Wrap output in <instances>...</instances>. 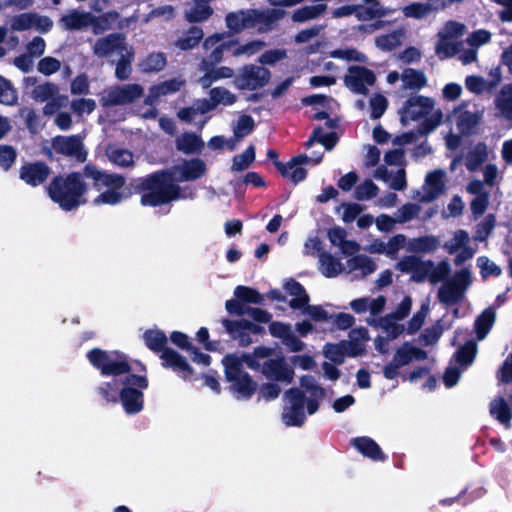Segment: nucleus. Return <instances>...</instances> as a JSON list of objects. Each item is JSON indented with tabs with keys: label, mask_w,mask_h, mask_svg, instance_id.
Masks as SVG:
<instances>
[{
	"label": "nucleus",
	"mask_w": 512,
	"mask_h": 512,
	"mask_svg": "<svg viewBox=\"0 0 512 512\" xmlns=\"http://www.w3.org/2000/svg\"><path fill=\"white\" fill-rule=\"evenodd\" d=\"M321 160V155L313 158L308 157L307 155H299L291 159L287 164L276 161L275 165L282 174L283 177L289 179L294 183H298L305 179L306 170L303 168V165L312 163L318 164Z\"/></svg>",
	"instance_id": "obj_17"
},
{
	"label": "nucleus",
	"mask_w": 512,
	"mask_h": 512,
	"mask_svg": "<svg viewBox=\"0 0 512 512\" xmlns=\"http://www.w3.org/2000/svg\"><path fill=\"white\" fill-rule=\"evenodd\" d=\"M369 340L367 329L360 327L354 328L349 333V340L344 341L347 344L348 356L356 357L362 355L366 349V343Z\"/></svg>",
	"instance_id": "obj_35"
},
{
	"label": "nucleus",
	"mask_w": 512,
	"mask_h": 512,
	"mask_svg": "<svg viewBox=\"0 0 512 512\" xmlns=\"http://www.w3.org/2000/svg\"><path fill=\"white\" fill-rule=\"evenodd\" d=\"M469 241V234L465 230H457L453 237L444 244V248L449 254H454L468 245Z\"/></svg>",
	"instance_id": "obj_59"
},
{
	"label": "nucleus",
	"mask_w": 512,
	"mask_h": 512,
	"mask_svg": "<svg viewBox=\"0 0 512 512\" xmlns=\"http://www.w3.org/2000/svg\"><path fill=\"white\" fill-rule=\"evenodd\" d=\"M300 382L306 393L310 394L306 399L307 411L309 414H314L318 409L319 401L324 397V390L317 385L312 376H303Z\"/></svg>",
	"instance_id": "obj_31"
},
{
	"label": "nucleus",
	"mask_w": 512,
	"mask_h": 512,
	"mask_svg": "<svg viewBox=\"0 0 512 512\" xmlns=\"http://www.w3.org/2000/svg\"><path fill=\"white\" fill-rule=\"evenodd\" d=\"M167 59L164 53H152L145 57L140 63L139 67L143 72L152 73L159 72L166 66Z\"/></svg>",
	"instance_id": "obj_49"
},
{
	"label": "nucleus",
	"mask_w": 512,
	"mask_h": 512,
	"mask_svg": "<svg viewBox=\"0 0 512 512\" xmlns=\"http://www.w3.org/2000/svg\"><path fill=\"white\" fill-rule=\"evenodd\" d=\"M213 13L212 8L206 0H195L186 10V19L189 22H202L207 20Z\"/></svg>",
	"instance_id": "obj_40"
},
{
	"label": "nucleus",
	"mask_w": 512,
	"mask_h": 512,
	"mask_svg": "<svg viewBox=\"0 0 512 512\" xmlns=\"http://www.w3.org/2000/svg\"><path fill=\"white\" fill-rule=\"evenodd\" d=\"M475 354L476 343L474 341L467 342L458 350L455 356L456 363L450 364L443 376V381L446 387H453L458 382L462 373V369H460L458 365L464 368L469 366L473 362Z\"/></svg>",
	"instance_id": "obj_14"
},
{
	"label": "nucleus",
	"mask_w": 512,
	"mask_h": 512,
	"mask_svg": "<svg viewBox=\"0 0 512 512\" xmlns=\"http://www.w3.org/2000/svg\"><path fill=\"white\" fill-rule=\"evenodd\" d=\"M471 283V273L468 269H462L445 282L438 291L439 300L446 305L458 302Z\"/></svg>",
	"instance_id": "obj_10"
},
{
	"label": "nucleus",
	"mask_w": 512,
	"mask_h": 512,
	"mask_svg": "<svg viewBox=\"0 0 512 512\" xmlns=\"http://www.w3.org/2000/svg\"><path fill=\"white\" fill-rule=\"evenodd\" d=\"M496 319L493 308H486L475 320V332L478 340H483L491 330Z\"/></svg>",
	"instance_id": "obj_43"
},
{
	"label": "nucleus",
	"mask_w": 512,
	"mask_h": 512,
	"mask_svg": "<svg viewBox=\"0 0 512 512\" xmlns=\"http://www.w3.org/2000/svg\"><path fill=\"white\" fill-rule=\"evenodd\" d=\"M446 173L437 169L426 174L421 191L417 192L415 198L420 202H432L437 199L445 190Z\"/></svg>",
	"instance_id": "obj_16"
},
{
	"label": "nucleus",
	"mask_w": 512,
	"mask_h": 512,
	"mask_svg": "<svg viewBox=\"0 0 512 512\" xmlns=\"http://www.w3.org/2000/svg\"><path fill=\"white\" fill-rule=\"evenodd\" d=\"M185 85V80L178 77L163 81L149 88L144 103L148 106L155 105L163 96H168L180 91Z\"/></svg>",
	"instance_id": "obj_22"
},
{
	"label": "nucleus",
	"mask_w": 512,
	"mask_h": 512,
	"mask_svg": "<svg viewBox=\"0 0 512 512\" xmlns=\"http://www.w3.org/2000/svg\"><path fill=\"white\" fill-rule=\"evenodd\" d=\"M386 298L382 295L373 297H360L350 302V308L357 314L369 313L368 317H377L386 306Z\"/></svg>",
	"instance_id": "obj_23"
},
{
	"label": "nucleus",
	"mask_w": 512,
	"mask_h": 512,
	"mask_svg": "<svg viewBox=\"0 0 512 512\" xmlns=\"http://www.w3.org/2000/svg\"><path fill=\"white\" fill-rule=\"evenodd\" d=\"M511 404L503 397L495 398L490 404V413L506 428H510V419L512 417V394L509 396Z\"/></svg>",
	"instance_id": "obj_36"
},
{
	"label": "nucleus",
	"mask_w": 512,
	"mask_h": 512,
	"mask_svg": "<svg viewBox=\"0 0 512 512\" xmlns=\"http://www.w3.org/2000/svg\"><path fill=\"white\" fill-rule=\"evenodd\" d=\"M255 159V149L252 145L246 148V150L233 158L232 170L243 171L247 169Z\"/></svg>",
	"instance_id": "obj_64"
},
{
	"label": "nucleus",
	"mask_w": 512,
	"mask_h": 512,
	"mask_svg": "<svg viewBox=\"0 0 512 512\" xmlns=\"http://www.w3.org/2000/svg\"><path fill=\"white\" fill-rule=\"evenodd\" d=\"M59 88L56 84L47 82L37 85L32 91V98L38 102H46L58 94Z\"/></svg>",
	"instance_id": "obj_57"
},
{
	"label": "nucleus",
	"mask_w": 512,
	"mask_h": 512,
	"mask_svg": "<svg viewBox=\"0 0 512 512\" xmlns=\"http://www.w3.org/2000/svg\"><path fill=\"white\" fill-rule=\"evenodd\" d=\"M271 352L273 351L271 350ZM270 356L271 355L260 360L262 374L275 381L290 383L294 377L292 367L289 366L284 357L278 356L276 358H270Z\"/></svg>",
	"instance_id": "obj_15"
},
{
	"label": "nucleus",
	"mask_w": 512,
	"mask_h": 512,
	"mask_svg": "<svg viewBox=\"0 0 512 512\" xmlns=\"http://www.w3.org/2000/svg\"><path fill=\"white\" fill-rule=\"evenodd\" d=\"M129 46L123 35L114 33L97 39L92 50L94 55L99 58L117 57L123 51H126Z\"/></svg>",
	"instance_id": "obj_18"
},
{
	"label": "nucleus",
	"mask_w": 512,
	"mask_h": 512,
	"mask_svg": "<svg viewBox=\"0 0 512 512\" xmlns=\"http://www.w3.org/2000/svg\"><path fill=\"white\" fill-rule=\"evenodd\" d=\"M144 88L139 84L110 86L102 92L101 104L105 107L128 105L141 98Z\"/></svg>",
	"instance_id": "obj_8"
},
{
	"label": "nucleus",
	"mask_w": 512,
	"mask_h": 512,
	"mask_svg": "<svg viewBox=\"0 0 512 512\" xmlns=\"http://www.w3.org/2000/svg\"><path fill=\"white\" fill-rule=\"evenodd\" d=\"M265 14H267V18L277 20L284 15V12L280 10H270L265 13L253 9L240 10L229 13L226 16V25L230 30L239 32L246 28L254 27L265 16Z\"/></svg>",
	"instance_id": "obj_9"
},
{
	"label": "nucleus",
	"mask_w": 512,
	"mask_h": 512,
	"mask_svg": "<svg viewBox=\"0 0 512 512\" xmlns=\"http://www.w3.org/2000/svg\"><path fill=\"white\" fill-rule=\"evenodd\" d=\"M85 175L94 180V185L101 191L93 203L95 205H116L128 198L129 193L124 191L125 179L115 174H107L93 167H86Z\"/></svg>",
	"instance_id": "obj_6"
},
{
	"label": "nucleus",
	"mask_w": 512,
	"mask_h": 512,
	"mask_svg": "<svg viewBox=\"0 0 512 512\" xmlns=\"http://www.w3.org/2000/svg\"><path fill=\"white\" fill-rule=\"evenodd\" d=\"M401 81L405 89L420 90L426 85L427 78L420 70L406 68L401 73Z\"/></svg>",
	"instance_id": "obj_44"
},
{
	"label": "nucleus",
	"mask_w": 512,
	"mask_h": 512,
	"mask_svg": "<svg viewBox=\"0 0 512 512\" xmlns=\"http://www.w3.org/2000/svg\"><path fill=\"white\" fill-rule=\"evenodd\" d=\"M466 32V25L457 21H447L437 32L435 54L439 59H448L457 54L459 46L463 45L458 39Z\"/></svg>",
	"instance_id": "obj_7"
},
{
	"label": "nucleus",
	"mask_w": 512,
	"mask_h": 512,
	"mask_svg": "<svg viewBox=\"0 0 512 512\" xmlns=\"http://www.w3.org/2000/svg\"><path fill=\"white\" fill-rule=\"evenodd\" d=\"M344 341L339 344H327L324 347V355L330 361L341 364L345 356H348V348Z\"/></svg>",
	"instance_id": "obj_54"
},
{
	"label": "nucleus",
	"mask_w": 512,
	"mask_h": 512,
	"mask_svg": "<svg viewBox=\"0 0 512 512\" xmlns=\"http://www.w3.org/2000/svg\"><path fill=\"white\" fill-rule=\"evenodd\" d=\"M203 31L198 27H192L186 35L177 40L175 45L181 50H190L194 48L203 38Z\"/></svg>",
	"instance_id": "obj_55"
},
{
	"label": "nucleus",
	"mask_w": 512,
	"mask_h": 512,
	"mask_svg": "<svg viewBox=\"0 0 512 512\" xmlns=\"http://www.w3.org/2000/svg\"><path fill=\"white\" fill-rule=\"evenodd\" d=\"M50 170L43 163H32L22 167L20 178L27 184L37 186L42 184L49 176Z\"/></svg>",
	"instance_id": "obj_30"
},
{
	"label": "nucleus",
	"mask_w": 512,
	"mask_h": 512,
	"mask_svg": "<svg viewBox=\"0 0 512 512\" xmlns=\"http://www.w3.org/2000/svg\"><path fill=\"white\" fill-rule=\"evenodd\" d=\"M455 117L458 129L464 134L469 133L479 119L476 113L462 110L456 111Z\"/></svg>",
	"instance_id": "obj_53"
},
{
	"label": "nucleus",
	"mask_w": 512,
	"mask_h": 512,
	"mask_svg": "<svg viewBox=\"0 0 512 512\" xmlns=\"http://www.w3.org/2000/svg\"><path fill=\"white\" fill-rule=\"evenodd\" d=\"M203 145L202 139L192 133L183 134L177 139V148L185 153L197 152Z\"/></svg>",
	"instance_id": "obj_51"
},
{
	"label": "nucleus",
	"mask_w": 512,
	"mask_h": 512,
	"mask_svg": "<svg viewBox=\"0 0 512 512\" xmlns=\"http://www.w3.org/2000/svg\"><path fill=\"white\" fill-rule=\"evenodd\" d=\"M407 243L408 241L405 235L397 234L391 237L388 242H386L385 246H382V249H376V252L385 254L391 259H396L402 248L407 249Z\"/></svg>",
	"instance_id": "obj_48"
},
{
	"label": "nucleus",
	"mask_w": 512,
	"mask_h": 512,
	"mask_svg": "<svg viewBox=\"0 0 512 512\" xmlns=\"http://www.w3.org/2000/svg\"><path fill=\"white\" fill-rule=\"evenodd\" d=\"M94 22V15L90 12L73 9L62 15L59 25L65 30H83Z\"/></svg>",
	"instance_id": "obj_24"
},
{
	"label": "nucleus",
	"mask_w": 512,
	"mask_h": 512,
	"mask_svg": "<svg viewBox=\"0 0 512 512\" xmlns=\"http://www.w3.org/2000/svg\"><path fill=\"white\" fill-rule=\"evenodd\" d=\"M352 444L362 455L374 461H383L386 458L378 444L369 437L354 438Z\"/></svg>",
	"instance_id": "obj_37"
},
{
	"label": "nucleus",
	"mask_w": 512,
	"mask_h": 512,
	"mask_svg": "<svg viewBox=\"0 0 512 512\" xmlns=\"http://www.w3.org/2000/svg\"><path fill=\"white\" fill-rule=\"evenodd\" d=\"M270 72L262 66L245 65L239 69L234 86L240 90L254 91L264 87L270 80Z\"/></svg>",
	"instance_id": "obj_11"
},
{
	"label": "nucleus",
	"mask_w": 512,
	"mask_h": 512,
	"mask_svg": "<svg viewBox=\"0 0 512 512\" xmlns=\"http://www.w3.org/2000/svg\"><path fill=\"white\" fill-rule=\"evenodd\" d=\"M54 147L58 152L72 156L79 161H84L86 158L79 136L58 137L55 139Z\"/></svg>",
	"instance_id": "obj_26"
},
{
	"label": "nucleus",
	"mask_w": 512,
	"mask_h": 512,
	"mask_svg": "<svg viewBox=\"0 0 512 512\" xmlns=\"http://www.w3.org/2000/svg\"><path fill=\"white\" fill-rule=\"evenodd\" d=\"M222 40L223 36L221 34H215L204 41L203 46L206 50L214 48L208 59H205L209 66L220 62L224 52L232 49L233 42H222Z\"/></svg>",
	"instance_id": "obj_32"
},
{
	"label": "nucleus",
	"mask_w": 512,
	"mask_h": 512,
	"mask_svg": "<svg viewBox=\"0 0 512 512\" xmlns=\"http://www.w3.org/2000/svg\"><path fill=\"white\" fill-rule=\"evenodd\" d=\"M421 207L414 203H406L401 206L395 213L398 224L407 223L419 215Z\"/></svg>",
	"instance_id": "obj_62"
},
{
	"label": "nucleus",
	"mask_w": 512,
	"mask_h": 512,
	"mask_svg": "<svg viewBox=\"0 0 512 512\" xmlns=\"http://www.w3.org/2000/svg\"><path fill=\"white\" fill-rule=\"evenodd\" d=\"M327 5L316 4L310 6H304L295 10L292 14V20L294 22H306L314 20L325 13Z\"/></svg>",
	"instance_id": "obj_47"
},
{
	"label": "nucleus",
	"mask_w": 512,
	"mask_h": 512,
	"mask_svg": "<svg viewBox=\"0 0 512 512\" xmlns=\"http://www.w3.org/2000/svg\"><path fill=\"white\" fill-rule=\"evenodd\" d=\"M407 241V251L415 254L434 253L440 246L439 239L434 235L415 237Z\"/></svg>",
	"instance_id": "obj_34"
},
{
	"label": "nucleus",
	"mask_w": 512,
	"mask_h": 512,
	"mask_svg": "<svg viewBox=\"0 0 512 512\" xmlns=\"http://www.w3.org/2000/svg\"><path fill=\"white\" fill-rule=\"evenodd\" d=\"M107 156L112 163L123 168L131 167L134 164L133 154L127 149L109 147Z\"/></svg>",
	"instance_id": "obj_50"
},
{
	"label": "nucleus",
	"mask_w": 512,
	"mask_h": 512,
	"mask_svg": "<svg viewBox=\"0 0 512 512\" xmlns=\"http://www.w3.org/2000/svg\"><path fill=\"white\" fill-rule=\"evenodd\" d=\"M375 262L367 255L358 254L346 262L345 271L355 273L356 278H364L376 271Z\"/></svg>",
	"instance_id": "obj_27"
},
{
	"label": "nucleus",
	"mask_w": 512,
	"mask_h": 512,
	"mask_svg": "<svg viewBox=\"0 0 512 512\" xmlns=\"http://www.w3.org/2000/svg\"><path fill=\"white\" fill-rule=\"evenodd\" d=\"M431 266L427 271V278L432 284H436L440 281L446 279V277L450 273V266L448 262L441 261L438 264H434L433 261L430 260Z\"/></svg>",
	"instance_id": "obj_56"
},
{
	"label": "nucleus",
	"mask_w": 512,
	"mask_h": 512,
	"mask_svg": "<svg viewBox=\"0 0 512 512\" xmlns=\"http://www.w3.org/2000/svg\"><path fill=\"white\" fill-rule=\"evenodd\" d=\"M209 96L215 107L218 105L231 106L237 101V96L224 87L212 88L209 92Z\"/></svg>",
	"instance_id": "obj_52"
},
{
	"label": "nucleus",
	"mask_w": 512,
	"mask_h": 512,
	"mask_svg": "<svg viewBox=\"0 0 512 512\" xmlns=\"http://www.w3.org/2000/svg\"><path fill=\"white\" fill-rule=\"evenodd\" d=\"M47 190L52 201L63 210L70 211L83 203L82 196L86 191V185L80 174L72 173L67 177L54 178Z\"/></svg>",
	"instance_id": "obj_5"
},
{
	"label": "nucleus",
	"mask_w": 512,
	"mask_h": 512,
	"mask_svg": "<svg viewBox=\"0 0 512 512\" xmlns=\"http://www.w3.org/2000/svg\"><path fill=\"white\" fill-rule=\"evenodd\" d=\"M286 404L282 414V420L287 426H301L305 421L304 407L306 398L296 388L288 390L284 395Z\"/></svg>",
	"instance_id": "obj_12"
},
{
	"label": "nucleus",
	"mask_w": 512,
	"mask_h": 512,
	"mask_svg": "<svg viewBox=\"0 0 512 512\" xmlns=\"http://www.w3.org/2000/svg\"><path fill=\"white\" fill-rule=\"evenodd\" d=\"M427 357V353L413 346L410 343H405L399 347L392 359V361L384 368L383 373L387 379H394L398 375V370L410 364L415 360H424Z\"/></svg>",
	"instance_id": "obj_13"
},
{
	"label": "nucleus",
	"mask_w": 512,
	"mask_h": 512,
	"mask_svg": "<svg viewBox=\"0 0 512 512\" xmlns=\"http://www.w3.org/2000/svg\"><path fill=\"white\" fill-rule=\"evenodd\" d=\"M143 337L146 345L156 352L162 351L167 341L166 335L159 330H149Z\"/></svg>",
	"instance_id": "obj_63"
},
{
	"label": "nucleus",
	"mask_w": 512,
	"mask_h": 512,
	"mask_svg": "<svg viewBox=\"0 0 512 512\" xmlns=\"http://www.w3.org/2000/svg\"><path fill=\"white\" fill-rule=\"evenodd\" d=\"M406 38V30L398 28L388 34H382L375 38V45L382 51H392L399 47Z\"/></svg>",
	"instance_id": "obj_38"
},
{
	"label": "nucleus",
	"mask_w": 512,
	"mask_h": 512,
	"mask_svg": "<svg viewBox=\"0 0 512 512\" xmlns=\"http://www.w3.org/2000/svg\"><path fill=\"white\" fill-rule=\"evenodd\" d=\"M87 357L103 376L112 377L98 387L100 395L108 402L120 399L127 414H137L143 409V391L148 387L145 376L128 374L127 357L117 351L93 349Z\"/></svg>",
	"instance_id": "obj_1"
},
{
	"label": "nucleus",
	"mask_w": 512,
	"mask_h": 512,
	"mask_svg": "<svg viewBox=\"0 0 512 512\" xmlns=\"http://www.w3.org/2000/svg\"><path fill=\"white\" fill-rule=\"evenodd\" d=\"M436 2H438V0H427L424 3L415 2L405 6L402 12L408 18L424 19L437 9Z\"/></svg>",
	"instance_id": "obj_42"
},
{
	"label": "nucleus",
	"mask_w": 512,
	"mask_h": 512,
	"mask_svg": "<svg viewBox=\"0 0 512 512\" xmlns=\"http://www.w3.org/2000/svg\"><path fill=\"white\" fill-rule=\"evenodd\" d=\"M398 319L391 314L384 317H367L366 322L372 327L380 328L390 339H395L404 331L403 325L397 323Z\"/></svg>",
	"instance_id": "obj_29"
},
{
	"label": "nucleus",
	"mask_w": 512,
	"mask_h": 512,
	"mask_svg": "<svg viewBox=\"0 0 512 512\" xmlns=\"http://www.w3.org/2000/svg\"><path fill=\"white\" fill-rule=\"evenodd\" d=\"M364 207L357 203H343L337 208V212L343 222L350 223L357 220L358 216L363 212Z\"/></svg>",
	"instance_id": "obj_61"
},
{
	"label": "nucleus",
	"mask_w": 512,
	"mask_h": 512,
	"mask_svg": "<svg viewBox=\"0 0 512 512\" xmlns=\"http://www.w3.org/2000/svg\"><path fill=\"white\" fill-rule=\"evenodd\" d=\"M285 290L293 297L289 302L291 308L299 310L309 302L308 294L298 282L294 280L287 281L285 283Z\"/></svg>",
	"instance_id": "obj_41"
},
{
	"label": "nucleus",
	"mask_w": 512,
	"mask_h": 512,
	"mask_svg": "<svg viewBox=\"0 0 512 512\" xmlns=\"http://www.w3.org/2000/svg\"><path fill=\"white\" fill-rule=\"evenodd\" d=\"M223 325L227 332L235 339H238L242 346L251 343L250 334H257L261 331V327L248 320L229 321L223 320Z\"/></svg>",
	"instance_id": "obj_21"
},
{
	"label": "nucleus",
	"mask_w": 512,
	"mask_h": 512,
	"mask_svg": "<svg viewBox=\"0 0 512 512\" xmlns=\"http://www.w3.org/2000/svg\"><path fill=\"white\" fill-rule=\"evenodd\" d=\"M430 266V260H423L416 255H408L397 262L396 269L402 273L411 274V279L415 282H423L427 278Z\"/></svg>",
	"instance_id": "obj_20"
},
{
	"label": "nucleus",
	"mask_w": 512,
	"mask_h": 512,
	"mask_svg": "<svg viewBox=\"0 0 512 512\" xmlns=\"http://www.w3.org/2000/svg\"><path fill=\"white\" fill-rule=\"evenodd\" d=\"M434 101L424 96H413L409 98L400 109L401 122L407 125L410 121H416L425 117L421 124L419 132L427 134L433 131L442 121V112L434 109Z\"/></svg>",
	"instance_id": "obj_4"
},
{
	"label": "nucleus",
	"mask_w": 512,
	"mask_h": 512,
	"mask_svg": "<svg viewBox=\"0 0 512 512\" xmlns=\"http://www.w3.org/2000/svg\"><path fill=\"white\" fill-rule=\"evenodd\" d=\"M163 365L172 368L180 377L188 379L192 374V369L186 360L172 349H164L161 354Z\"/></svg>",
	"instance_id": "obj_28"
},
{
	"label": "nucleus",
	"mask_w": 512,
	"mask_h": 512,
	"mask_svg": "<svg viewBox=\"0 0 512 512\" xmlns=\"http://www.w3.org/2000/svg\"><path fill=\"white\" fill-rule=\"evenodd\" d=\"M374 82V73L361 66H351L345 76L346 86L354 93L366 94L368 87L372 86Z\"/></svg>",
	"instance_id": "obj_19"
},
{
	"label": "nucleus",
	"mask_w": 512,
	"mask_h": 512,
	"mask_svg": "<svg viewBox=\"0 0 512 512\" xmlns=\"http://www.w3.org/2000/svg\"><path fill=\"white\" fill-rule=\"evenodd\" d=\"M336 132L324 133L321 128L315 129L306 146L310 147L314 141L320 142L327 150L333 148L337 142Z\"/></svg>",
	"instance_id": "obj_60"
},
{
	"label": "nucleus",
	"mask_w": 512,
	"mask_h": 512,
	"mask_svg": "<svg viewBox=\"0 0 512 512\" xmlns=\"http://www.w3.org/2000/svg\"><path fill=\"white\" fill-rule=\"evenodd\" d=\"M117 64L115 69V76L119 80H126L132 72L131 63L134 59V50L129 46L126 51L117 56Z\"/></svg>",
	"instance_id": "obj_46"
},
{
	"label": "nucleus",
	"mask_w": 512,
	"mask_h": 512,
	"mask_svg": "<svg viewBox=\"0 0 512 512\" xmlns=\"http://www.w3.org/2000/svg\"><path fill=\"white\" fill-rule=\"evenodd\" d=\"M318 269L326 278H335L345 271V266L331 253L322 252L319 254Z\"/></svg>",
	"instance_id": "obj_33"
},
{
	"label": "nucleus",
	"mask_w": 512,
	"mask_h": 512,
	"mask_svg": "<svg viewBox=\"0 0 512 512\" xmlns=\"http://www.w3.org/2000/svg\"><path fill=\"white\" fill-rule=\"evenodd\" d=\"M487 159V146L483 143H478L467 154L465 165L469 171H476Z\"/></svg>",
	"instance_id": "obj_45"
},
{
	"label": "nucleus",
	"mask_w": 512,
	"mask_h": 512,
	"mask_svg": "<svg viewBox=\"0 0 512 512\" xmlns=\"http://www.w3.org/2000/svg\"><path fill=\"white\" fill-rule=\"evenodd\" d=\"M379 192L378 186L372 180H365L354 191V197L359 201H368L377 196Z\"/></svg>",
	"instance_id": "obj_58"
},
{
	"label": "nucleus",
	"mask_w": 512,
	"mask_h": 512,
	"mask_svg": "<svg viewBox=\"0 0 512 512\" xmlns=\"http://www.w3.org/2000/svg\"><path fill=\"white\" fill-rule=\"evenodd\" d=\"M270 353V348L258 347L251 354H229L223 358L222 363L225 367L226 379L231 383L230 389L237 399H250L257 388L256 382L243 370V366L246 365L252 370H259L261 367L260 360L267 358Z\"/></svg>",
	"instance_id": "obj_3"
},
{
	"label": "nucleus",
	"mask_w": 512,
	"mask_h": 512,
	"mask_svg": "<svg viewBox=\"0 0 512 512\" xmlns=\"http://www.w3.org/2000/svg\"><path fill=\"white\" fill-rule=\"evenodd\" d=\"M199 69L204 72V75L198 79V83L203 89L209 88L215 81L232 78L234 76V70L232 68L221 66L216 69H211V66H209L206 60L200 63Z\"/></svg>",
	"instance_id": "obj_25"
},
{
	"label": "nucleus",
	"mask_w": 512,
	"mask_h": 512,
	"mask_svg": "<svg viewBox=\"0 0 512 512\" xmlns=\"http://www.w3.org/2000/svg\"><path fill=\"white\" fill-rule=\"evenodd\" d=\"M494 103L500 116L512 120V84L504 85L501 88Z\"/></svg>",
	"instance_id": "obj_39"
},
{
	"label": "nucleus",
	"mask_w": 512,
	"mask_h": 512,
	"mask_svg": "<svg viewBox=\"0 0 512 512\" xmlns=\"http://www.w3.org/2000/svg\"><path fill=\"white\" fill-rule=\"evenodd\" d=\"M205 172V162L196 158L174 166L171 171L154 173L141 183V204L155 207L174 200L192 199L195 191L189 187L181 188L174 181H193Z\"/></svg>",
	"instance_id": "obj_2"
}]
</instances>
